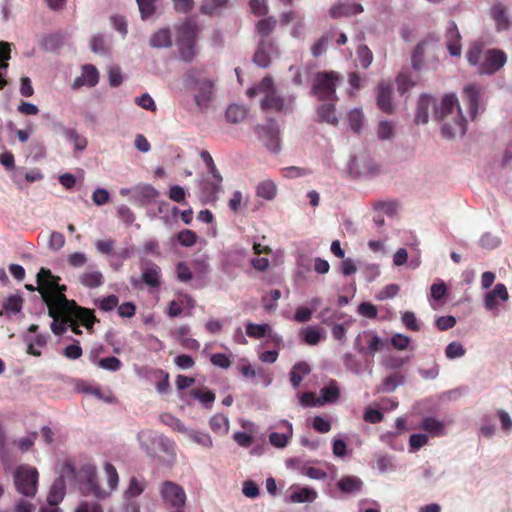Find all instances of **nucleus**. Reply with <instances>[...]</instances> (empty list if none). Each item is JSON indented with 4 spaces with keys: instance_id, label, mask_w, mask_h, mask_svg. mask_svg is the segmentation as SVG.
<instances>
[{
    "instance_id": "nucleus-1",
    "label": "nucleus",
    "mask_w": 512,
    "mask_h": 512,
    "mask_svg": "<svg viewBox=\"0 0 512 512\" xmlns=\"http://www.w3.org/2000/svg\"><path fill=\"white\" fill-rule=\"evenodd\" d=\"M430 115L436 121L442 122L441 134L444 138L452 139L465 135L466 119L455 94L444 95L439 103L431 95L422 94L417 102L415 122L426 124Z\"/></svg>"
},
{
    "instance_id": "nucleus-2",
    "label": "nucleus",
    "mask_w": 512,
    "mask_h": 512,
    "mask_svg": "<svg viewBox=\"0 0 512 512\" xmlns=\"http://www.w3.org/2000/svg\"><path fill=\"white\" fill-rule=\"evenodd\" d=\"M38 292L42 300L47 304L48 315L53 316L56 309L66 315H76L81 319L83 325L91 328L95 322V317L88 309L79 307L75 301L68 300L64 295L65 285H60V277L55 276L49 269L41 268L36 277Z\"/></svg>"
},
{
    "instance_id": "nucleus-3",
    "label": "nucleus",
    "mask_w": 512,
    "mask_h": 512,
    "mask_svg": "<svg viewBox=\"0 0 512 512\" xmlns=\"http://www.w3.org/2000/svg\"><path fill=\"white\" fill-rule=\"evenodd\" d=\"M466 59L471 66L477 67L480 75L490 76L505 66L507 55L497 48L484 50L482 43L475 42L468 48Z\"/></svg>"
},
{
    "instance_id": "nucleus-4",
    "label": "nucleus",
    "mask_w": 512,
    "mask_h": 512,
    "mask_svg": "<svg viewBox=\"0 0 512 512\" xmlns=\"http://www.w3.org/2000/svg\"><path fill=\"white\" fill-rule=\"evenodd\" d=\"M249 97L262 95L261 108L279 113H291L294 109L295 97L293 95L281 96L274 87L272 78L264 77L261 82L247 90Z\"/></svg>"
},
{
    "instance_id": "nucleus-5",
    "label": "nucleus",
    "mask_w": 512,
    "mask_h": 512,
    "mask_svg": "<svg viewBox=\"0 0 512 512\" xmlns=\"http://www.w3.org/2000/svg\"><path fill=\"white\" fill-rule=\"evenodd\" d=\"M187 88L194 92V102L200 110H207L216 93L215 83L207 73L200 68H190L183 75Z\"/></svg>"
},
{
    "instance_id": "nucleus-6",
    "label": "nucleus",
    "mask_w": 512,
    "mask_h": 512,
    "mask_svg": "<svg viewBox=\"0 0 512 512\" xmlns=\"http://www.w3.org/2000/svg\"><path fill=\"white\" fill-rule=\"evenodd\" d=\"M198 32V26L192 20L184 21L178 28L177 45L180 57L185 62H191L197 54L196 41Z\"/></svg>"
},
{
    "instance_id": "nucleus-7",
    "label": "nucleus",
    "mask_w": 512,
    "mask_h": 512,
    "mask_svg": "<svg viewBox=\"0 0 512 512\" xmlns=\"http://www.w3.org/2000/svg\"><path fill=\"white\" fill-rule=\"evenodd\" d=\"M38 478L37 469L27 464L17 466L13 473L15 489L26 497H34L36 495Z\"/></svg>"
},
{
    "instance_id": "nucleus-8",
    "label": "nucleus",
    "mask_w": 512,
    "mask_h": 512,
    "mask_svg": "<svg viewBox=\"0 0 512 512\" xmlns=\"http://www.w3.org/2000/svg\"><path fill=\"white\" fill-rule=\"evenodd\" d=\"M159 495L169 512H184L187 496L182 486L173 481H163L159 484Z\"/></svg>"
},
{
    "instance_id": "nucleus-9",
    "label": "nucleus",
    "mask_w": 512,
    "mask_h": 512,
    "mask_svg": "<svg viewBox=\"0 0 512 512\" xmlns=\"http://www.w3.org/2000/svg\"><path fill=\"white\" fill-rule=\"evenodd\" d=\"M337 81L335 72H318L314 76L311 92L319 100H335Z\"/></svg>"
},
{
    "instance_id": "nucleus-10",
    "label": "nucleus",
    "mask_w": 512,
    "mask_h": 512,
    "mask_svg": "<svg viewBox=\"0 0 512 512\" xmlns=\"http://www.w3.org/2000/svg\"><path fill=\"white\" fill-rule=\"evenodd\" d=\"M76 477L75 469L71 463L66 462L61 470V474L57 477L50 487L47 502L51 506H58L63 500L66 493V478L74 480Z\"/></svg>"
},
{
    "instance_id": "nucleus-11",
    "label": "nucleus",
    "mask_w": 512,
    "mask_h": 512,
    "mask_svg": "<svg viewBox=\"0 0 512 512\" xmlns=\"http://www.w3.org/2000/svg\"><path fill=\"white\" fill-rule=\"evenodd\" d=\"M258 138L271 152L277 153L281 149L280 129L274 119L256 128Z\"/></svg>"
},
{
    "instance_id": "nucleus-12",
    "label": "nucleus",
    "mask_w": 512,
    "mask_h": 512,
    "mask_svg": "<svg viewBox=\"0 0 512 512\" xmlns=\"http://www.w3.org/2000/svg\"><path fill=\"white\" fill-rule=\"evenodd\" d=\"M508 300L509 293L506 286L503 283H497L492 290L483 295V306L493 316H498L501 303H506Z\"/></svg>"
},
{
    "instance_id": "nucleus-13",
    "label": "nucleus",
    "mask_w": 512,
    "mask_h": 512,
    "mask_svg": "<svg viewBox=\"0 0 512 512\" xmlns=\"http://www.w3.org/2000/svg\"><path fill=\"white\" fill-rule=\"evenodd\" d=\"M222 181L219 171L207 173L200 184V199L203 203H211L217 200L218 194L222 191Z\"/></svg>"
},
{
    "instance_id": "nucleus-14",
    "label": "nucleus",
    "mask_w": 512,
    "mask_h": 512,
    "mask_svg": "<svg viewBox=\"0 0 512 512\" xmlns=\"http://www.w3.org/2000/svg\"><path fill=\"white\" fill-rule=\"evenodd\" d=\"M463 101L468 106L470 118L475 119L479 111L483 109L481 87L476 84H468L464 86Z\"/></svg>"
},
{
    "instance_id": "nucleus-15",
    "label": "nucleus",
    "mask_w": 512,
    "mask_h": 512,
    "mask_svg": "<svg viewBox=\"0 0 512 512\" xmlns=\"http://www.w3.org/2000/svg\"><path fill=\"white\" fill-rule=\"evenodd\" d=\"M99 82V72L95 66L85 64L81 68V75L71 83L72 90H79L81 87H95Z\"/></svg>"
},
{
    "instance_id": "nucleus-16",
    "label": "nucleus",
    "mask_w": 512,
    "mask_h": 512,
    "mask_svg": "<svg viewBox=\"0 0 512 512\" xmlns=\"http://www.w3.org/2000/svg\"><path fill=\"white\" fill-rule=\"evenodd\" d=\"M445 45L452 57H460L462 54L461 34L454 21H449L445 32Z\"/></svg>"
},
{
    "instance_id": "nucleus-17",
    "label": "nucleus",
    "mask_w": 512,
    "mask_h": 512,
    "mask_svg": "<svg viewBox=\"0 0 512 512\" xmlns=\"http://www.w3.org/2000/svg\"><path fill=\"white\" fill-rule=\"evenodd\" d=\"M277 54V48L271 41L261 40L254 54V63L262 68L269 66L271 59Z\"/></svg>"
},
{
    "instance_id": "nucleus-18",
    "label": "nucleus",
    "mask_w": 512,
    "mask_h": 512,
    "mask_svg": "<svg viewBox=\"0 0 512 512\" xmlns=\"http://www.w3.org/2000/svg\"><path fill=\"white\" fill-rule=\"evenodd\" d=\"M158 196L159 192L149 184L133 187L132 201L141 207L152 203Z\"/></svg>"
},
{
    "instance_id": "nucleus-19",
    "label": "nucleus",
    "mask_w": 512,
    "mask_h": 512,
    "mask_svg": "<svg viewBox=\"0 0 512 512\" xmlns=\"http://www.w3.org/2000/svg\"><path fill=\"white\" fill-rule=\"evenodd\" d=\"M287 501L290 503H312L318 496L316 490L310 487L292 485L289 488Z\"/></svg>"
},
{
    "instance_id": "nucleus-20",
    "label": "nucleus",
    "mask_w": 512,
    "mask_h": 512,
    "mask_svg": "<svg viewBox=\"0 0 512 512\" xmlns=\"http://www.w3.org/2000/svg\"><path fill=\"white\" fill-rule=\"evenodd\" d=\"M300 340L307 345L315 346L321 341H324L327 337L324 329L310 325L301 329L299 333Z\"/></svg>"
},
{
    "instance_id": "nucleus-21",
    "label": "nucleus",
    "mask_w": 512,
    "mask_h": 512,
    "mask_svg": "<svg viewBox=\"0 0 512 512\" xmlns=\"http://www.w3.org/2000/svg\"><path fill=\"white\" fill-rule=\"evenodd\" d=\"M340 397V389L336 380H330L320 389L318 404L321 406L328 403H335Z\"/></svg>"
},
{
    "instance_id": "nucleus-22",
    "label": "nucleus",
    "mask_w": 512,
    "mask_h": 512,
    "mask_svg": "<svg viewBox=\"0 0 512 512\" xmlns=\"http://www.w3.org/2000/svg\"><path fill=\"white\" fill-rule=\"evenodd\" d=\"M80 284L87 288H97L104 283V277L101 271L90 266L85 272L79 275L78 278Z\"/></svg>"
},
{
    "instance_id": "nucleus-23",
    "label": "nucleus",
    "mask_w": 512,
    "mask_h": 512,
    "mask_svg": "<svg viewBox=\"0 0 512 512\" xmlns=\"http://www.w3.org/2000/svg\"><path fill=\"white\" fill-rule=\"evenodd\" d=\"M377 106L386 113L393 111L392 89L390 85L385 83L379 84L377 89Z\"/></svg>"
},
{
    "instance_id": "nucleus-24",
    "label": "nucleus",
    "mask_w": 512,
    "mask_h": 512,
    "mask_svg": "<svg viewBox=\"0 0 512 512\" xmlns=\"http://www.w3.org/2000/svg\"><path fill=\"white\" fill-rule=\"evenodd\" d=\"M50 317L53 318L50 328L55 335H59V336L65 333L66 325L69 323V321H72V320L81 321V319L79 317H77L76 315H66V314L60 312L59 309H56L55 314Z\"/></svg>"
},
{
    "instance_id": "nucleus-25",
    "label": "nucleus",
    "mask_w": 512,
    "mask_h": 512,
    "mask_svg": "<svg viewBox=\"0 0 512 512\" xmlns=\"http://www.w3.org/2000/svg\"><path fill=\"white\" fill-rule=\"evenodd\" d=\"M153 48H169L172 46V34L168 27L161 28L153 33L149 40Z\"/></svg>"
},
{
    "instance_id": "nucleus-26",
    "label": "nucleus",
    "mask_w": 512,
    "mask_h": 512,
    "mask_svg": "<svg viewBox=\"0 0 512 512\" xmlns=\"http://www.w3.org/2000/svg\"><path fill=\"white\" fill-rule=\"evenodd\" d=\"M339 490L346 494L359 493L363 487V481L356 476H344L338 483Z\"/></svg>"
},
{
    "instance_id": "nucleus-27",
    "label": "nucleus",
    "mask_w": 512,
    "mask_h": 512,
    "mask_svg": "<svg viewBox=\"0 0 512 512\" xmlns=\"http://www.w3.org/2000/svg\"><path fill=\"white\" fill-rule=\"evenodd\" d=\"M277 185L271 179H265L256 186V196L267 201L273 200L277 195Z\"/></svg>"
},
{
    "instance_id": "nucleus-28",
    "label": "nucleus",
    "mask_w": 512,
    "mask_h": 512,
    "mask_svg": "<svg viewBox=\"0 0 512 512\" xmlns=\"http://www.w3.org/2000/svg\"><path fill=\"white\" fill-rule=\"evenodd\" d=\"M161 269L154 263H149L142 271V280L150 287L160 285Z\"/></svg>"
},
{
    "instance_id": "nucleus-29",
    "label": "nucleus",
    "mask_w": 512,
    "mask_h": 512,
    "mask_svg": "<svg viewBox=\"0 0 512 512\" xmlns=\"http://www.w3.org/2000/svg\"><path fill=\"white\" fill-rule=\"evenodd\" d=\"M287 427L286 433H278V432H272L269 435V442L272 446L276 448H284L286 447L288 440L293 435V428L292 424L288 421L282 422Z\"/></svg>"
},
{
    "instance_id": "nucleus-30",
    "label": "nucleus",
    "mask_w": 512,
    "mask_h": 512,
    "mask_svg": "<svg viewBox=\"0 0 512 512\" xmlns=\"http://www.w3.org/2000/svg\"><path fill=\"white\" fill-rule=\"evenodd\" d=\"M63 136L74 146L76 152L84 151L88 145V140L83 135H80L73 128H65L63 130Z\"/></svg>"
},
{
    "instance_id": "nucleus-31",
    "label": "nucleus",
    "mask_w": 512,
    "mask_h": 512,
    "mask_svg": "<svg viewBox=\"0 0 512 512\" xmlns=\"http://www.w3.org/2000/svg\"><path fill=\"white\" fill-rule=\"evenodd\" d=\"M490 15L496 23L497 30H505L509 26V18L506 9L501 4H496L490 9Z\"/></svg>"
},
{
    "instance_id": "nucleus-32",
    "label": "nucleus",
    "mask_w": 512,
    "mask_h": 512,
    "mask_svg": "<svg viewBox=\"0 0 512 512\" xmlns=\"http://www.w3.org/2000/svg\"><path fill=\"white\" fill-rule=\"evenodd\" d=\"M310 366L306 362L296 363L290 371V381L294 388H298L303 378L310 373Z\"/></svg>"
},
{
    "instance_id": "nucleus-33",
    "label": "nucleus",
    "mask_w": 512,
    "mask_h": 512,
    "mask_svg": "<svg viewBox=\"0 0 512 512\" xmlns=\"http://www.w3.org/2000/svg\"><path fill=\"white\" fill-rule=\"evenodd\" d=\"M229 0H203L200 5V12L203 15L213 16L227 7Z\"/></svg>"
},
{
    "instance_id": "nucleus-34",
    "label": "nucleus",
    "mask_w": 512,
    "mask_h": 512,
    "mask_svg": "<svg viewBox=\"0 0 512 512\" xmlns=\"http://www.w3.org/2000/svg\"><path fill=\"white\" fill-rule=\"evenodd\" d=\"M211 430L218 435H226L229 431V419L226 415L215 414L209 420Z\"/></svg>"
},
{
    "instance_id": "nucleus-35",
    "label": "nucleus",
    "mask_w": 512,
    "mask_h": 512,
    "mask_svg": "<svg viewBox=\"0 0 512 512\" xmlns=\"http://www.w3.org/2000/svg\"><path fill=\"white\" fill-rule=\"evenodd\" d=\"M183 434H185L192 442L204 448H211L213 446L212 438L206 432L186 428V432Z\"/></svg>"
},
{
    "instance_id": "nucleus-36",
    "label": "nucleus",
    "mask_w": 512,
    "mask_h": 512,
    "mask_svg": "<svg viewBox=\"0 0 512 512\" xmlns=\"http://www.w3.org/2000/svg\"><path fill=\"white\" fill-rule=\"evenodd\" d=\"M364 336L365 353H368L373 356L382 348L383 341L374 331L371 330L364 331Z\"/></svg>"
},
{
    "instance_id": "nucleus-37",
    "label": "nucleus",
    "mask_w": 512,
    "mask_h": 512,
    "mask_svg": "<svg viewBox=\"0 0 512 512\" xmlns=\"http://www.w3.org/2000/svg\"><path fill=\"white\" fill-rule=\"evenodd\" d=\"M146 488V481L137 477H132L129 481L128 487L124 492V498L130 500L140 496Z\"/></svg>"
},
{
    "instance_id": "nucleus-38",
    "label": "nucleus",
    "mask_w": 512,
    "mask_h": 512,
    "mask_svg": "<svg viewBox=\"0 0 512 512\" xmlns=\"http://www.w3.org/2000/svg\"><path fill=\"white\" fill-rule=\"evenodd\" d=\"M270 333L271 326L269 324L246 323V335L251 338L260 339L265 336H270Z\"/></svg>"
},
{
    "instance_id": "nucleus-39",
    "label": "nucleus",
    "mask_w": 512,
    "mask_h": 512,
    "mask_svg": "<svg viewBox=\"0 0 512 512\" xmlns=\"http://www.w3.org/2000/svg\"><path fill=\"white\" fill-rule=\"evenodd\" d=\"M421 427L433 436L444 435V423L434 417H426L421 422Z\"/></svg>"
},
{
    "instance_id": "nucleus-40",
    "label": "nucleus",
    "mask_w": 512,
    "mask_h": 512,
    "mask_svg": "<svg viewBox=\"0 0 512 512\" xmlns=\"http://www.w3.org/2000/svg\"><path fill=\"white\" fill-rule=\"evenodd\" d=\"M190 395L198 400L206 409L211 408L215 401V394L208 389L194 388L190 391Z\"/></svg>"
},
{
    "instance_id": "nucleus-41",
    "label": "nucleus",
    "mask_w": 512,
    "mask_h": 512,
    "mask_svg": "<svg viewBox=\"0 0 512 512\" xmlns=\"http://www.w3.org/2000/svg\"><path fill=\"white\" fill-rule=\"evenodd\" d=\"M23 298L19 294L8 296L3 302V309L7 315H15L22 310Z\"/></svg>"
},
{
    "instance_id": "nucleus-42",
    "label": "nucleus",
    "mask_w": 512,
    "mask_h": 512,
    "mask_svg": "<svg viewBox=\"0 0 512 512\" xmlns=\"http://www.w3.org/2000/svg\"><path fill=\"white\" fill-rule=\"evenodd\" d=\"M318 117L321 121L326 122L331 125H336L338 123V118L335 113V108L333 104L324 103L319 106Z\"/></svg>"
},
{
    "instance_id": "nucleus-43",
    "label": "nucleus",
    "mask_w": 512,
    "mask_h": 512,
    "mask_svg": "<svg viewBox=\"0 0 512 512\" xmlns=\"http://www.w3.org/2000/svg\"><path fill=\"white\" fill-rule=\"evenodd\" d=\"M404 377L401 374L394 373L386 377L382 383V386L377 389L378 392H393L402 385Z\"/></svg>"
},
{
    "instance_id": "nucleus-44",
    "label": "nucleus",
    "mask_w": 512,
    "mask_h": 512,
    "mask_svg": "<svg viewBox=\"0 0 512 512\" xmlns=\"http://www.w3.org/2000/svg\"><path fill=\"white\" fill-rule=\"evenodd\" d=\"M64 37L61 33L44 35L41 39L42 47L47 51H54L62 46Z\"/></svg>"
},
{
    "instance_id": "nucleus-45",
    "label": "nucleus",
    "mask_w": 512,
    "mask_h": 512,
    "mask_svg": "<svg viewBox=\"0 0 512 512\" xmlns=\"http://www.w3.org/2000/svg\"><path fill=\"white\" fill-rule=\"evenodd\" d=\"M376 468L381 474L395 471L394 457L388 454H377Z\"/></svg>"
},
{
    "instance_id": "nucleus-46",
    "label": "nucleus",
    "mask_w": 512,
    "mask_h": 512,
    "mask_svg": "<svg viewBox=\"0 0 512 512\" xmlns=\"http://www.w3.org/2000/svg\"><path fill=\"white\" fill-rule=\"evenodd\" d=\"M276 19L274 17H268L265 19H261L256 24V32L257 34L264 40V38L268 37L276 26Z\"/></svg>"
},
{
    "instance_id": "nucleus-47",
    "label": "nucleus",
    "mask_w": 512,
    "mask_h": 512,
    "mask_svg": "<svg viewBox=\"0 0 512 512\" xmlns=\"http://www.w3.org/2000/svg\"><path fill=\"white\" fill-rule=\"evenodd\" d=\"M466 349L459 341L450 342L445 348V357L448 360H455L464 357Z\"/></svg>"
},
{
    "instance_id": "nucleus-48",
    "label": "nucleus",
    "mask_w": 512,
    "mask_h": 512,
    "mask_svg": "<svg viewBox=\"0 0 512 512\" xmlns=\"http://www.w3.org/2000/svg\"><path fill=\"white\" fill-rule=\"evenodd\" d=\"M246 115V110L238 105H230L226 110V119L230 123L241 122Z\"/></svg>"
},
{
    "instance_id": "nucleus-49",
    "label": "nucleus",
    "mask_w": 512,
    "mask_h": 512,
    "mask_svg": "<svg viewBox=\"0 0 512 512\" xmlns=\"http://www.w3.org/2000/svg\"><path fill=\"white\" fill-rule=\"evenodd\" d=\"M90 48L96 54H106L108 51V46L105 35H94L90 41Z\"/></svg>"
},
{
    "instance_id": "nucleus-50",
    "label": "nucleus",
    "mask_w": 512,
    "mask_h": 512,
    "mask_svg": "<svg viewBox=\"0 0 512 512\" xmlns=\"http://www.w3.org/2000/svg\"><path fill=\"white\" fill-rule=\"evenodd\" d=\"M97 366L101 369L116 372L121 369L122 362L115 356L101 358L97 361Z\"/></svg>"
},
{
    "instance_id": "nucleus-51",
    "label": "nucleus",
    "mask_w": 512,
    "mask_h": 512,
    "mask_svg": "<svg viewBox=\"0 0 512 512\" xmlns=\"http://www.w3.org/2000/svg\"><path fill=\"white\" fill-rule=\"evenodd\" d=\"M395 128L390 121H380L377 129L378 138L381 140H390L394 137Z\"/></svg>"
},
{
    "instance_id": "nucleus-52",
    "label": "nucleus",
    "mask_w": 512,
    "mask_h": 512,
    "mask_svg": "<svg viewBox=\"0 0 512 512\" xmlns=\"http://www.w3.org/2000/svg\"><path fill=\"white\" fill-rule=\"evenodd\" d=\"M157 1L158 0H136L143 20L149 18L155 13Z\"/></svg>"
},
{
    "instance_id": "nucleus-53",
    "label": "nucleus",
    "mask_w": 512,
    "mask_h": 512,
    "mask_svg": "<svg viewBox=\"0 0 512 512\" xmlns=\"http://www.w3.org/2000/svg\"><path fill=\"white\" fill-rule=\"evenodd\" d=\"M160 419L165 425L171 427L173 430L178 431L180 433L186 432L187 427L172 414L164 413L161 415Z\"/></svg>"
},
{
    "instance_id": "nucleus-54",
    "label": "nucleus",
    "mask_w": 512,
    "mask_h": 512,
    "mask_svg": "<svg viewBox=\"0 0 512 512\" xmlns=\"http://www.w3.org/2000/svg\"><path fill=\"white\" fill-rule=\"evenodd\" d=\"M237 368L245 378H255L257 375H260L263 371L262 368H260L257 371L255 368L252 367V365L249 363L247 359H240Z\"/></svg>"
},
{
    "instance_id": "nucleus-55",
    "label": "nucleus",
    "mask_w": 512,
    "mask_h": 512,
    "mask_svg": "<svg viewBox=\"0 0 512 512\" xmlns=\"http://www.w3.org/2000/svg\"><path fill=\"white\" fill-rule=\"evenodd\" d=\"M402 324L411 331H419L421 329L420 322L412 311H405L401 316Z\"/></svg>"
},
{
    "instance_id": "nucleus-56",
    "label": "nucleus",
    "mask_w": 512,
    "mask_h": 512,
    "mask_svg": "<svg viewBox=\"0 0 512 512\" xmlns=\"http://www.w3.org/2000/svg\"><path fill=\"white\" fill-rule=\"evenodd\" d=\"M357 59L363 68H368L373 60V54L366 45H360L357 49Z\"/></svg>"
},
{
    "instance_id": "nucleus-57",
    "label": "nucleus",
    "mask_w": 512,
    "mask_h": 512,
    "mask_svg": "<svg viewBox=\"0 0 512 512\" xmlns=\"http://www.w3.org/2000/svg\"><path fill=\"white\" fill-rule=\"evenodd\" d=\"M350 128L354 132H360L363 123V113L360 109H353L348 114Z\"/></svg>"
},
{
    "instance_id": "nucleus-58",
    "label": "nucleus",
    "mask_w": 512,
    "mask_h": 512,
    "mask_svg": "<svg viewBox=\"0 0 512 512\" xmlns=\"http://www.w3.org/2000/svg\"><path fill=\"white\" fill-rule=\"evenodd\" d=\"M87 261L88 257L84 252H73L67 256V263L72 268H82Z\"/></svg>"
},
{
    "instance_id": "nucleus-59",
    "label": "nucleus",
    "mask_w": 512,
    "mask_h": 512,
    "mask_svg": "<svg viewBox=\"0 0 512 512\" xmlns=\"http://www.w3.org/2000/svg\"><path fill=\"white\" fill-rule=\"evenodd\" d=\"M104 471L107 477V483L111 490H115L118 486L119 477L116 468L111 463H105Z\"/></svg>"
},
{
    "instance_id": "nucleus-60",
    "label": "nucleus",
    "mask_w": 512,
    "mask_h": 512,
    "mask_svg": "<svg viewBox=\"0 0 512 512\" xmlns=\"http://www.w3.org/2000/svg\"><path fill=\"white\" fill-rule=\"evenodd\" d=\"M179 243L184 247H191L197 241V235L195 232L189 229H184L177 234Z\"/></svg>"
},
{
    "instance_id": "nucleus-61",
    "label": "nucleus",
    "mask_w": 512,
    "mask_h": 512,
    "mask_svg": "<svg viewBox=\"0 0 512 512\" xmlns=\"http://www.w3.org/2000/svg\"><path fill=\"white\" fill-rule=\"evenodd\" d=\"M342 361H343V364L345 366V368L348 370V371H351L355 374H359L360 373V369H361V364L360 362L357 360V358L355 357V355H353L352 353L348 352V353H345L342 357Z\"/></svg>"
},
{
    "instance_id": "nucleus-62",
    "label": "nucleus",
    "mask_w": 512,
    "mask_h": 512,
    "mask_svg": "<svg viewBox=\"0 0 512 512\" xmlns=\"http://www.w3.org/2000/svg\"><path fill=\"white\" fill-rule=\"evenodd\" d=\"M447 293V287L442 280H438L431 286L430 297L435 302L441 301Z\"/></svg>"
},
{
    "instance_id": "nucleus-63",
    "label": "nucleus",
    "mask_w": 512,
    "mask_h": 512,
    "mask_svg": "<svg viewBox=\"0 0 512 512\" xmlns=\"http://www.w3.org/2000/svg\"><path fill=\"white\" fill-rule=\"evenodd\" d=\"M281 297V292L278 289L272 290L268 295L263 297V307L267 311H273L277 307V301Z\"/></svg>"
},
{
    "instance_id": "nucleus-64",
    "label": "nucleus",
    "mask_w": 512,
    "mask_h": 512,
    "mask_svg": "<svg viewBox=\"0 0 512 512\" xmlns=\"http://www.w3.org/2000/svg\"><path fill=\"white\" fill-rule=\"evenodd\" d=\"M118 217L126 224L131 225L134 223L136 217L134 212L127 205H118L116 208Z\"/></svg>"
}]
</instances>
